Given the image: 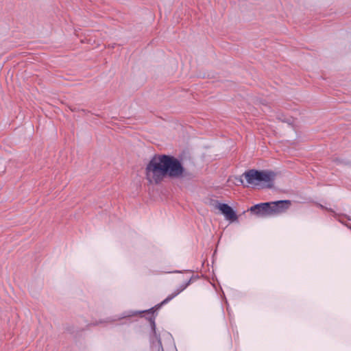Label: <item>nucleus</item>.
<instances>
[{
  "instance_id": "nucleus-1",
  "label": "nucleus",
  "mask_w": 351,
  "mask_h": 351,
  "mask_svg": "<svg viewBox=\"0 0 351 351\" xmlns=\"http://www.w3.org/2000/svg\"><path fill=\"white\" fill-rule=\"evenodd\" d=\"M189 173L181 162L169 155H154L145 168L146 179L149 183L159 184L167 176L172 178L186 177Z\"/></svg>"
},
{
  "instance_id": "nucleus-3",
  "label": "nucleus",
  "mask_w": 351,
  "mask_h": 351,
  "mask_svg": "<svg viewBox=\"0 0 351 351\" xmlns=\"http://www.w3.org/2000/svg\"><path fill=\"white\" fill-rule=\"evenodd\" d=\"M154 308H151L148 310H144V311H125L123 313H121L120 315H115L113 316L108 317L105 319H99L98 322H97L95 324H108V323H113L116 321L121 320L124 318L130 317L133 316H136L137 315H140L142 313H154Z\"/></svg>"
},
{
  "instance_id": "nucleus-8",
  "label": "nucleus",
  "mask_w": 351,
  "mask_h": 351,
  "mask_svg": "<svg viewBox=\"0 0 351 351\" xmlns=\"http://www.w3.org/2000/svg\"><path fill=\"white\" fill-rule=\"evenodd\" d=\"M186 285L184 284L180 285L171 294L168 295L161 303L157 304L155 306L156 310L159 309L162 305L167 304L172 299L179 295L181 292H182L186 289Z\"/></svg>"
},
{
  "instance_id": "nucleus-2",
  "label": "nucleus",
  "mask_w": 351,
  "mask_h": 351,
  "mask_svg": "<svg viewBox=\"0 0 351 351\" xmlns=\"http://www.w3.org/2000/svg\"><path fill=\"white\" fill-rule=\"evenodd\" d=\"M242 177L245 178L247 184L243 183L241 177L237 180L244 186H248L249 185L258 186L261 183H267L270 186L274 178V173L271 171L250 169L244 172Z\"/></svg>"
},
{
  "instance_id": "nucleus-9",
  "label": "nucleus",
  "mask_w": 351,
  "mask_h": 351,
  "mask_svg": "<svg viewBox=\"0 0 351 351\" xmlns=\"http://www.w3.org/2000/svg\"><path fill=\"white\" fill-rule=\"evenodd\" d=\"M198 278V276H192L185 283H183L184 285H186V287H187L188 286H189L191 285V283L192 282L193 280V279H197Z\"/></svg>"
},
{
  "instance_id": "nucleus-7",
  "label": "nucleus",
  "mask_w": 351,
  "mask_h": 351,
  "mask_svg": "<svg viewBox=\"0 0 351 351\" xmlns=\"http://www.w3.org/2000/svg\"><path fill=\"white\" fill-rule=\"evenodd\" d=\"M270 213L271 215L285 212L291 206L290 200H279L276 202H270Z\"/></svg>"
},
{
  "instance_id": "nucleus-6",
  "label": "nucleus",
  "mask_w": 351,
  "mask_h": 351,
  "mask_svg": "<svg viewBox=\"0 0 351 351\" xmlns=\"http://www.w3.org/2000/svg\"><path fill=\"white\" fill-rule=\"evenodd\" d=\"M215 208H218L228 220L234 221L237 220V215L231 206L225 203L215 202Z\"/></svg>"
},
{
  "instance_id": "nucleus-4",
  "label": "nucleus",
  "mask_w": 351,
  "mask_h": 351,
  "mask_svg": "<svg viewBox=\"0 0 351 351\" xmlns=\"http://www.w3.org/2000/svg\"><path fill=\"white\" fill-rule=\"evenodd\" d=\"M148 319L152 331V334L151 335L152 346V348L158 349V351H160V350L163 351L160 335L157 333L156 329L155 317L154 315H152Z\"/></svg>"
},
{
  "instance_id": "nucleus-5",
  "label": "nucleus",
  "mask_w": 351,
  "mask_h": 351,
  "mask_svg": "<svg viewBox=\"0 0 351 351\" xmlns=\"http://www.w3.org/2000/svg\"><path fill=\"white\" fill-rule=\"evenodd\" d=\"M248 210L259 217H266L271 215L270 204L269 202L257 204L251 206Z\"/></svg>"
},
{
  "instance_id": "nucleus-10",
  "label": "nucleus",
  "mask_w": 351,
  "mask_h": 351,
  "mask_svg": "<svg viewBox=\"0 0 351 351\" xmlns=\"http://www.w3.org/2000/svg\"><path fill=\"white\" fill-rule=\"evenodd\" d=\"M170 273L179 274V273H182V271H180V270H175V271H171Z\"/></svg>"
}]
</instances>
